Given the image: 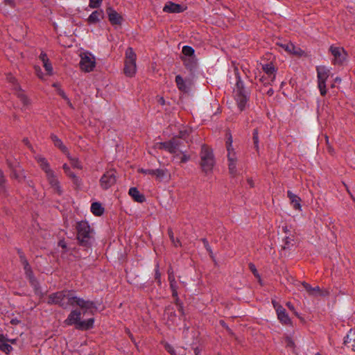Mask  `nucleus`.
Returning <instances> with one entry per match:
<instances>
[{"label":"nucleus","instance_id":"obj_64","mask_svg":"<svg viewBox=\"0 0 355 355\" xmlns=\"http://www.w3.org/2000/svg\"><path fill=\"white\" fill-rule=\"evenodd\" d=\"M248 183L249 184L250 187H254V182H253V180L252 179L248 178Z\"/></svg>","mask_w":355,"mask_h":355},{"label":"nucleus","instance_id":"obj_57","mask_svg":"<svg viewBox=\"0 0 355 355\" xmlns=\"http://www.w3.org/2000/svg\"><path fill=\"white\" fill-rule=\"evenodd\" d=\"M40 58L42 60V63L48 62L49 60L46 53H42L40 55Z\"/></svg>","mask_w":355,"mask_h":355},{"label":"nucleus","instance_id":"obj_15","mask_svg":"<svg viewBox=\"0 0 355 355\" xmlns=\"http://www.w3.org/2000/svg\"><path fill=\"white\" fill-rule=\"evenodd\" d=\"M108 19L112 25H121L123 21L122 16L112 8L109 7L106 10Z\"/></svg>","mask_w":355,"mask_h":355},{"label":"nucleus","instance_id":"obj_2","mask_svg":"<svg viewBox=\"0 0 355 355\" xmlns=\"http://www.w3.org/2000/svg\"><path fill=\"white\" fill-rule=\"evenodd\" d=\"M234 98L241 112L245 109L250 99V92L244 86L243 82L239 76L233 91Z\"/></svg>","mask_w":355,"mask_h":355},{"label":"nucleus","instance_id":"obj_41","mask_svg":"<svg viewBox=\"0 0 355 355\" xmlns=\"http://www.w3.org/2000/svg\"><path fill=\"white\" fill-rule=\"evenodd\" d=\"M180 154L182 155L180 157V163H186L190 159V156L186 154V151L181 150L180 148L178 150V157H179Z\"/></svg>","mask_w":355,"mask_h":355},{"label":"nucleus","instance_id":"obj_1","mask_svg":"<svg viewBox=\"0 0 355 355\" xmlns=\"http://www.w3.org/2000/svg\"><path fill=\"white\" fill-rule=\"evenodd\" d=\"M46 303L48 304H57L62 309H67L69 306H79L83 314L88 311L92 313V310L96 309L95 303L91 300H85L83 298L74 295V291L63 290L50 294L48 296Z\"/></svg>","mask_w":355,"mask_h":355},{"label":"nucleus","instance_id":"obj_58","mask_svg":"<svg viewBox=\"0 0 355 355\" xmlns=\"http://www.w3.org/2000/svg\"><path fill=\"white\" fill-rule=\"evenodd\" d=\"M58 94L60 96H62V98H64V100H68V97L65 94L64 92L62 89H61L60 88L58 89Z\"/></svg>","mask_w":355,"mask_h":355},{"label":"nucleus","instance_id":"obj_29","mask_svg":"<svg viewBox=\"0 0 355 355\" xmlns=\"http://www.w3.org/2000/svg\"><path fill=\"white\" fill-rule=\"evenodd\" d=\"M51 138L54 145L58 147L62 153H68L67 148L63 144L62 141L55 135H51Z\"/></svg>","mask_w":355,"mask_h":355},{"label":"nucleus","instance_id":"obj_3","mask_svg":"<svg viewBox=\"0 0 355 355\" xmlns=\"http://www.w3.org/2000/svg\"><path fill=\"white\" fill-rule=\"evenodd\" d=\"M76 230L78 243L84 247H90L93 240V230L88 223L83 220L78 222Z\"/></svg>","mask_w":355,"mask_h":355},{"label":"nucleus","instance_id":"obj_33","mask_svg":"<svg viewBox=\"0 0 355 355\" xmlns=\"http://www.w3.org/2000/svg\"><path fill=\"white\" fill-rule=\"evenodd\" d=\"M182 52L183 55H184V57H187V58L194 57L193 55H194L195 51H194V49L191 46H183Z\"/></svg>","mask_w":355,"mask_h":355},{"label":"nucleus","instance_id":"obj_34","mask_svg":"<svg viewBox=\"0 0 355 355\" xmlns=\"http://www.w3.org/2000/svg\"><path fill=\"white\" fill-rule=\"evenodd\" d=\"M168 236L174 246L178 247L181 245V243L178 239H175L173 232L171 228L168 229Z\"/></svg>","mask_w":355,"mask_h":355},{"label":"nucleus","instance_id":"obj_42","mask_svg":"<svg viewBox=\"0 0 355 355\" xmlns=\"http://www.w3.org/2000/svg\"><path fill=\"white\" fill-rule=\"evenodd\" d=\"M202 242L203 243L205 249L209 252L210 257L212 259H214V256L212 250H211V247H210V245H209V244L208 243V241L206 239L203 238V239H202Z\"/></svg>","mask_w":355,"mask_h":355},{"label":"nucleus","instance_id":"obj_4","mask_svg":"<svg viewBox=\"0 0 355 355\" xmlns=\"http://www.w3.org/2000/svg\"><path fill=\"white\" fill-rule=\"evenodd\" d=\"M94 320L89 318L87 320H81V311L78 309L72 310L69 314L64 323L67 325H75L79 330H87L93 327Z\"/></svg>","mask_w":355,"mask_h":355},{"label":"nucleus","instance_id":"obj_8","mask_svg":"<svg viewBox=\"0 0 355 355\" xmlns=\"http://www.w3.org/2000/svg\"><path fill=\"white\" fill-rule=\"evenodd\" d=\"M80 67L85 72H90L96 66L95 57L89 52H84L80 54Z\"/></svg>","mask_w":355,"mask_h":355},{"label":"nucleus","instance_id":"obj_9","mask_svg":"<svg viewBox=\"0 0 355 355\" xmlns=\"http://www.w3.org/2000/svg\"><path fill=\"white\" fill-rule=\"evenodd\" d=\"M157 146L159 149H164L170 153L173 154L174 157H175L178 155V150L179 147L181 146V142L176 137H173L168 141L158 143L157 144Z\"/></svg>","mask_w":355,"mask_h":355},{"label":"nucleus","instance_id":"obj_46","mask_svg":"<svg viewBox=\"0 0 355 355\" xmlns=\"http://www.w3.org/2000/svg\"><path fill=\"white\" fill-rule=\"evenodd\" d=\"M103 0H89V6L92 8H98Z\"/></svg>","mask_w":355,"mask_h":355},{"label":"nucleus","instance_id":"obj_28","mask_svg":"<svg viewBox=\"0 0 355 355\" xmlns=\"http://www.w3.org/2000/svg\"><path fill=\"white\" fill-rule=\"evenodd\" d=\"M263 71L268 75L271 82L275 79V69L272 63L266 64L262 67Z\"/></svg>","mask_w":355,"mask_h":355},{"label":"nucleus","instance_id":"obj_50","mask_svg":"<svg viewBox=\"0 0 355 355\" xmlns=\"http://www.w3.org/2000/svg\"><path fill=\"white\" fill-rule=\"evenodd\" d=\"M154 171H155V169H144V168L139 169V173L145 174V175H153Z\"/></svg>","mask_w":355,"mask_h":355},{"label":"nucleus","instance_id":"obj_18","mask_svg":"<svg viewBox=\"0 0 355 355\" xmlns=\"http://www.w3.org/2000/svg\"><path fill=\"white\" fill-rule=\"evenodd\" d=\"M35 159L37 161L40 168L45 173L46 175L53 171L49 162L45 157L38 155L35 157Z\"/></svg>","mask_w":355,"mask_h":355},{"label":"nucleus","instance_id":"obj_25","mask_svg":"<svg viewBox=\"0 0 355 355\" xmlns=\"http://www.w3.org/2000/svg\"><path fill=\"white\" fill-rule=\"evenodd\" d=\"M181 58L183 61L184 65L187 69L191 71L196 69L197 66V61L194 57H182Z\"/></svg>","mask_w":355,"mask_h":355},{"label":"nucleus","instance_id":"obj_13","mask_svg":"<svg viewBox=\"0 0 355 355\" xmlns=\"http://www.w3.org/2000/svg\"><path fill=\"white\" fill-rule=\"evenodd\" d=\"M7 164L11 171L10 178L21 182L25 180V175L23 169L18 163H12L10 160H7Z\"/></svg>","mask_w":355,"mask_h":355},{"label":"nucleus","instance_id":"obj_17","mask_svg":"<svg viewBox=\"0 0 355 355\" xmlns=\"http://www.w3.org/2000/svg\"><path fill=\"white\" fill-rule=\"evenodd\" d=\"M62 168L65 174L72 180L76 188H79L82 184L81 180L71 171L70 167L67 164H63Z\"/></svg>","mask_w":355,"mask_h":355},{"label":"nucleus","instance_id":"obj_44","mask_svg":"<svg viewBox=\"0 0 355 355\" xmlns=\"http://www.w3.org/2000/svg\"><path fill=\"white\" fill-rule=\"evenodd\" d=\"M159 265H156L155 269V279L158 283L159 285L161 284V273L159 272Z\"/></svg>","mask_w":355,"mask_h":355},{"label":"nucleus","instance_id":"obj_26","mask_svg":"<svg viewBox=\"0 0 355 355\" xmlns=\"http://www.w3.org/2000/svg\"><path fill=\"white\" fill-rule=\"evenodd\" d=\"M15 94L24 106H28L31 104L30 99L25 94L20 86H17V87L15 88Z\"/></svg>","mask_w":355,"mask_h":355},{"label":"nucleus","instance_id":"obj_24","mask_svg":"<svg viewBox=\"0 0 355 355\" xmlns=\"http://www.w3.org/2000/svg\"><path fill=\"white\" fill-rule=\"evenodd\" d=\"M153 175L155 176L156 179L159 182L170 178V173L166 168L155 169Z\"/></svg>","mask_w":355,"mask_h":355},{"label":"nucleus","instance_id":"obj_32","mask_svg":"<svg viewBox=\"0 0 355 355\" xmlns=\"http://www.w3.org/2000/svg\"><path fill=\"white\" fill-rule=\"evenodd\" d=\"M175 83L179 90L183 92H188V87L186 85V83L180 75H177L175 76Z\"/></svg>","mask_w":355,"mask_h":355},{"label":"nucleus","instance_id":"obj_11","mask_svg":"<svg viewBox=\"0 0 355 355\" xmlns=\"http://www.w3.org/2000/svg\"><path fill=\"white\" fill-rule=\"evenodd\" d=\"M329 51L334 56L333 64L342 65L347 57V53L343 47L331 46Z\"/></svg>","mask_w":355,"mask_h":355},{"label":"nucleus","instance_id":"obj_47","mask_svg":"<svg viewBox=\"0 0 355 355\" xmlns=\"http://www.w3.org/2000/svg\"><path fill=\"white\" fill-rule=\"evenodd\" d=\"M167 272H168V279L169 282H175V279L174 271L171 266H170L168 268Z\"/></svg>","mask_w":355,"mask_h":355},{"label":"nucleus","instance_id":"obj_14","mask_svg":"<svg viewBox=\"0 0 355 355\" xmlns=\"http://www.w3.org/2000/svg\"><path fill=\"white\" fill-rule=\"evenodd\" d=\"M46 180L53 191L59 196L63 193L60 182L58 180L55 172L53 171L46 175Z\"/></svg>","mask_w":355,"mask_h":355},{"label":"nucleus","instance_id":"obj_56","mask_svg":"<svg viewBox=\"0 0 355 355\" xmlns=\"http://www.w3.org/2000/svg\"><path fill=\"white\" fill-rule=\"evenodd\" d=\"M6 183V179L3 175V171L0 169V187H3Z\"/></svg>","mask_w":355,"mask_h":355},{"label":"nucleus","instance_id":"obj_27","mask_svg":"<svg viewBox=\"0 0 355 355\" xmlns=\"http://www.w3.org/2000/svg\"><path fill=\"white\" fill-rule=\"evenodd\" d=\"M8 343V339L6 338L3 334H0V350L7 354L12 350V346Z\"/></svg>","mask_w":355,"mask_h":355},{"label":"nucleus","instance_id":"obj_55","mask_svg":"<svg viewBox=\"0 0 355 355\" xmlns=\"http://www.w3.org/2000/svg\"><path fill=\"white\" fill-rule=\"evenodd\" d=\"M286 346L290 348H294L295 347V343L290 337L286 338Z\"/></svg>","mask_w":355,"mask_h":355},{"label":"nucleus","instance_id":"obj_36","mask_svg":"<svg viewBox=\"0 0 355 355\" xmlns=\"http://www.w3.org/2000/svg\"><path fill=\"white\" fill-rule=\"evenodd\" d=\"M191 132V130L189 128H183L180 130L178 137L183 139H186L190 133Z\"/></svg>","mask_w":355,"mask_h":355},{"label":"nucleus","instance_id":"obj_63","mask_svg":"<svg viewBox=\"0 0 355 355\" xmlns=\"http://www.w3.org/2000/svg\"><path fill=\"white\" fill-rule=\"evenodd\" d=\"M158 102L162 105H164L165 104V100L163 97H160L158 100Z\"/></svg>","mask_w":355,"mask_h":355},{"label":"nucleus","instance_id":"obj_16","mask_svg":"<svg viewBox=\"0 0 355 355\" xmlns=\"http://www.w3.org/2000/svg\"><path fill=\"white\" fill-rule=\"evenodd\" d=\"M186 7L180 4L168 1L163 8V11L168 13H180L184 11Z\"/></svg>","mask_w":355,"mask_h":355},{"label":"nucleus","instance_id":"obj_49","mask_svg":"<svg viewBox=\"0 0 355 355\" xmlns=\"http://www.w3.org/2000/svg\"><path fill=\"white\" fill-rule=\"evenodd\" d=\"M249 268L255 277H259V275L254 264L252 263H249Z\"/></svg>","mask_w":355,"mask_h":355},{"label":"nucleus","instance_id":"obj_59","mask_svg":"<svg viewBox=\"0 0 355 355\" xmlns=\"http://www.w3.org/2000/svg\"><path fill=\"white\" fill-rule=\"evenodd\" d=\"M318 293L320 295H322V291L320 290V287L319 286H315V287L313 288V295H316Z\"/></svg>","mask_w":355,"mask_h":355},{"label":"nucleus","instance_id":"obj_54","mask_svg":"<svg viewBox=\"0 0 355 355\" xmlns=\"http://www.w3.org/2000/svg\"><path fill=\"white\" fill-rule=\"evenodd\" d=\"M164 347H165V349H166L168 353H170V354H171V355H177V354H175V350H174L173 347L171 345H169V344L166 343V344L165 345V346H164Z\"/></svg>","mask_w":355,"mask_h":355},{"label":"nucleus","instance_id":"obj_43","mask_svg":"<svg viewBox=\"0 0 355 355\" xmlns=\"http://www.w3.org/2000/svg\"><path fill=\"white\" fill-rule=\"evenodd\" d=\"M254 148L256 150L259 151V135H258V130L254 129L253 131V137H252Z\"/></svg>","mask_w":355,"mask_h":355},{"label":"nucleus","instance_id":"obj_20","mask_svg":"<svg viewBox=\"0 0 355 355\" xmlns=\"http://www.w3.org/2000/svg\"><path fill=\"white\" fill-rule=\"evenodd\" d=\"M128 193L135 202L141 203L146 200L144 195L141 193L136 187H131L129 189Z\"/></svg>","mask_w":355,"mask_h":355},{"label":"nucleus","instance_id":"obj_7","mask_svg":"<svg viewBox=\"0 0 355 355\" xmlns=\"http://www.w3.org/2000/svg\"><path fill=\"white\" fill-rule=\"evenodd\" d=\"M317 77H318V86L320 94L324 96L327 94L326 81L329 76V70L324 66H318L316 67Z\"/></svg>","mask_w":355,"mask_h":355},{"label":"nucleus","instance_id":"obj_23","mask_svg":"<svg viewBox=\"0 0 355 355\" xmlns=\"http://www.w3.org/2000/svg\"><path fill=\"white\" fill-rule=\"evenodd\" d=\"M103 18V11L102 10H95L89 16L87 22L89 24H96L101 19Z\"/></svg>","mask_w":355,"mask_h":355},{"label":"nucleus","instance_id":"obj_22","mask_svg":"<svg viewBox=\"0 0 355 355\" xmlns=\"http://www.w3.org/2000/svg\"><path fill=\"white\" fill-rule=\"evenodd\" d=\"M287 196L291 200V204L295 209L300 210L301 209V199L297 195L293 193L291 191H287Z\"/></svg>","mask_w":355,"mask_h":355},{"label":"nucleus","instance_id":"obj_40","mask_svg":"<svg viewBox=\"0 0 355 355\" xmlns=\"http://www.w3.org/2000/svg\"><path fill=\"white\" fill-rule=\"evenodd\" d=\"M6 6H8L11 8H15V2L14 0H3V6H1V9L3 10L4 12H7V10L6 8Z\"/></svg>","mask_w":355,"mask_h":355},{"label":"nucleus","instance_id":"obj_35","mask_svg":"<svg viewBox=\"0 0 355 355\" xmlns=\"http://www.w3.org/2000/svg\"><path fill=\"white\" fill-rule=\"evenodd\" d=\"M169 283H170V288H171V291H172V296L174 298H175L177 302H178L179 301V297H178V284H177V282L175 281V282H169Z\"/></svg>","mask_w":355,"mask_h":355},{"label":"nucleus","instance_id":"obj_21","mask_svg":"<svg viewBox=\"0 0 355 355\" xmlns=\"http://www.w3.org/2000/svg\"><path fill=\"white\" fill-rule=\"evenodd\" d=\"M279 309H277V318L279 320V321L284 324H291V320L286 312V310L283 307H278Z\"/></svg>","mask_w":355,"mask_h":355},{"label":"nucleus","instance_id":"obj_62","mask_svg":"<svg viewBox=\"0 0 355 355\" xmlns=\"http://www.w3.org/2000/svg\"><path fill=\"white\" fill-rule=\"evenodd\" d=\"M23 141L24 142V144L26 145H27L28 146V148L30 149H31V150L33 149L32 146L30 144L29 141L28 140V139H24Z\"/></svg>","mask_w":355,"mask_h":355},{"label":"nucleus","instance_id":"obj_31","mask_svg":"<svg viewBox=\"0 0 355 355\" xmlns=\"http://www.w3.org/2000/svg\"><path fill=\"white\" fill-rule=\"evenodd\" d=\"M91 211L97 216H101L104 212V208L101 204L97 202H93L91 205Z\"/></svg>","mask_w":355,"mask_h":355},{"label":"nucleus","instance_id":"obj_39","mask_svg":"<svg viewBox=\"0 0 355 355\" xmlns=\"http://www.w3.org/2000/svg\"><path fill=\"white\" fill-rule=\"evenodd\" d=\"M236 164L237 162H228L229 173L232 177L237 175Z\"/></svg>","mask_w":355,"mask_h":355},{"label":"nucleus","instance_id":"obj_52","mask_svg":"<svg viewBox=\"0 0 355 355\" xmlns=\"http://www.w3.org/2000/svg\"><path fill=\"white\" fill-rule=\"evenodd\" d=\"M226 147H227V150L234 149L232 148V137L231 134H229V137H228L227 140L226 141Z\"/></svg>","mask_w":355,"mask_h":355},{"label":"nucleus","instance_id":"obj_45","mask_svg":"<svg viewBox=\"0 0 355 355\" xmlns=\"http://www.w3.org/2000/svg\"><path fill=\"white\" fill-rule=\"evenodd\" d=\"M302 285L310 295H313V287H312L309 284L303 282H302Z\"/></svg>","mask_w":355,"mask_h":355},{"label":"nucleus","instance_id":"obj_38","mask_svg":"<svg viewBox=\"0 0 355 355\" xmlns=\"http://www.w3.org/2000/svg\"><path fill=\"white\" fill-rule=\"evenodd\" d=\"M6 80L11 84L12 89L15 92V88L19 86L16 78L12 74L9 73L6 76Z\"/></svg>","mask_w":355,"mask_h":355},{"label":"nucleus","instance_id":"obj_30","mask_svg":"<svg viewBox=\"0 0 355 355\" xmlns=\"http://www.w3.org/2000/svg\"><path fill=\"white\" fill-rule=\"evenodd\" d=\"M281 46L289 53L295 55H301L302 50L299 48H296L292 43L288 42L284 44H281Z\"/></svg>","mask_w":355,"mask_h":355},{"label":"nucleus","instance_id":"obj_37","mask_svg":"<svg viewBox=\"0 0 355 355\" xmlns=\"http://www.w3.org/2000/svg\"><path fill=\"white\" fill-rule=\"evenodd\" d=\"M227 150V161L228 162H237V156L234 149Z\"/></svg>","mask_w":355,"mask_h":355},{"label":"nucleus","instance_id":"obj_19","mask_svg":"<svg viewBox=\"0 0 355 355\" xmlns=\"http://www.w3.org/2000/svg\"><path fill=\"white\" fill-rule=\"evenodd\" d=\"M344 345L355 352V331L350 330L345 337Z\"/></svg>","mask_w":355,"mask_h":355},{"label":"nucleus","instance_id":"obj_10","mask_svg":"<svg viewBox=\"0 0 355 355\" xmlns=\"http://www.w3.org/2000/svg\"><path fill=\"white\" fill-rule=\"evenodd\" d=\"M116 182V172L114 169L107 171L100 179V185L103 189L107 190Z\"/></svg>","mask_w":355,"mask_h":355},{"label":"nucleus","instance_id":"obj_51","mask_svg":"<svg viewBox=\"0 0 355 355\" xmlns=\"http://www.w3.org/2000/svg\"><path fill=\"white\" fill-rule=\"evenodd\" d=\"M293 241V239L288 237V236H286L285 238V241H284V246L283 247L284 249H286V248H288L290 247V245H293L291 243Z\"/></svg>","mask_w":355,"mask_h":355},{"label":"nucleus","instance_id":"obj_53","mask_svg":"<svg viewBox=\"0 0 355 355\" xmlns=\"http://www.w3.org/2000/svg\"><path fill=\"white\" fill-rule=\"evenodd\" d=\"M43 66L49 73H51L53 71V67L51 66V64L49 62V60L46 62L43 63Z\"/></svg>","mask_w":355,"mask_h":355},{"label":"nucleus","instance_id":"obj_48","mask_svg":"<svg viewBox=\"0 0 355 355\" xmlns=\"http://www.w3.org/2000/svg\"><path fill=\"white\" fill-rule=\"evenodd\" d=\"M71 166L73 167V168H78V169H81L82 168V164L81 163L78 161V159H71Z\"/></svg>","mask_w":355,"mask_h":355},{"label":"nucleus","instance_id":"obj_6","mask_svg":"<svg viewBox=\"0 0 355 355\" xmlns=\"http://www.w3.org/2000/svg\"><path fill=\"white\" fill-rule=\"evenodd\" d=\"M137 55L132 47H128L125 51L124 62V73L126 76L133 77L137 71Z\"/></svg>","mask_w":355,"mask_h":355},{"label":"nucleus","instance_id":"obj_5","mask_svg":"<svg viewBox=\"0 0 355 355\" xmlns=\"http://www.w3.org/2000/svg\"><path fill=\"white\" fill-rule=\"evenodd\" d=\"M200 166L205 173L212 171L215 161L211 149L207 146L202 145L200 152Z\"/></svg>","mask_w":355,"mask_h":355},{"label":"nucleus","instance_id":"obj_12","mask_svg":"<svg viewBox=\"0 0 355 355\" xmlns=\"http://www.w3.org/2000/svg\"><path fill=\"white\" fill-rule=\"evenodd\" d=\"M17 253L19 257L20 262L23 265L26 277L28 279L31 284H34L35 282L34 274L24 253L20 249L17 250Z\"/></svg>","mask_w":355,"mask_h":355},{"label":"nucleus","instance_id":"obj_61","mask_svg":"<svg viewBox=\"0 0 355 355\" xmlns=\"http://www.w3.org/2000/svg\"><path fill=\"white\" fill-rule=\"evenodd\" d=\"M175 302H176V304L179 306V311L182 313V315H184V313L182 304L181 303H180V300L178 302H177L175 300Z\"/></svg>","mask_w":355,"mask_h":355},{"label":"nucleus","instance_id":"obj_60","mask_svg":"<svg viewBox=\"0 0 355 355\" xmlns=\"http://www.w3.org/2000/svg\"><path fill=\"white\" fill-rule=\"evenodd\" d=\"M272 305H273L274 308L275 309L276 312H277V309H278V307H282V306H281V305H280L277 302H276L275 300H272Z\"/></svg>","mask_w":355,"mask_h":355}]
</instances>
